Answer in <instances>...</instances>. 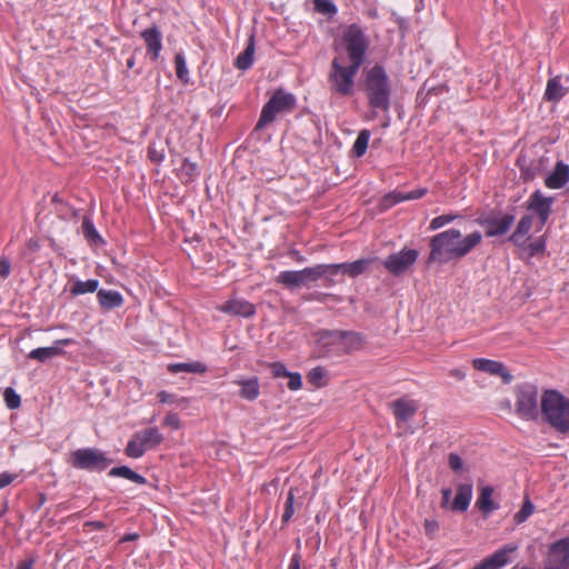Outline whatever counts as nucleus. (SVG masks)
Listing matches in <instances>:
<instances>
[{"instance_id": "1", "label": "nucleus", "mask_w": 569, "mask_h": 569, "mask_svg": "<svg viewBox=\"0 0 569 569\" xmlns=\"http://www.w3.org/2000/svg\"><path fill=\"white\" fill-rule=\"evenodd\" d=\"M482 240L479 231L462 237L458 229L451 228L442 231L430 239V253L427 264L438 262L445 264L451 260H459L467 256Z\"/></svg>"}, {"instance_id": "2", "label": "nucleus", "mask_w": 569, "mask_h": 569, "mask_svg": "<svg viewBox=\"0 0 569 569\" xmlns=\"http://www.w3.org/2000/svg\"><path fill=\"white\" fill-rule=\"evenodd\" d=\"M363 92L371 109L369 119H376L378 111L388 114L391 108L392 84L381 64H375L363 71Z\"/></svg>"}, {"instance_id": "3", "label": "nucleus", "mask_w": 569, "mask_h": 569, "mask_svg": "<svg viewBox=\"0 0 569 569\" xmlns=\"http://www.w3.org/2000/svg\"><path fill=\"white\" fill-rule=\"evenodd\" d=\"M540 412L552 429L569 436V398L555 389L545 390L540 398Z\"/></svg>"}, {"instance_id": "4", "label": "nucleus", "mask_w": 569, "mask_h": 569, "mask_svg": "<svg viewBox=\"0 0 569 569\" xmlns=\"http://www.w3.org/2000/svg\"><path fill=\"white\" fill-rule=\"evenodd\" d=\"M360 68L353 63L343 66L341 60L336 57L331 62V69L328 74L331 91L341 97L351 96L355 91V77Z\"/></svg>"}, {"instance_id": "5", "label": "nucleus", "mask_w": 569, "mask_h": 569, "mask_svg": "<svg viewBox=\"0 0 569 569\" xmlns=\"http://www.w3.org/2000/svg\"><path fill=\"white\" fill-rule=\"evenodd\" d=\"M113 460L98 448H80L70 452L68 463L78 470L101 472L107 469Z\"/></svg>"}, {"instance_id": "6", "label": "nucleus", "mask_w": 569, "mask_h": 569, "mask_svg": "<svg viewBox=\"0 0 569 569\" xmlns=\"http://www.w3.org/2000/svg\"><path fill=\"white\" fill-rule=\"evenodd\" d=\"M342 42L349 62L361 67L369 48V38L363 29L357 23L348 26L343 31Z\"/></svg>"}, {"instance_id": "7", "label": "nucleus", "mask_w": 569, "mask_h": 569, "mask_svg": "<svg viewBox=\"0 0 569 569\" xmlns=\"http://www.w3.org/2000/svg\"><path fill=\"white\" fill-rule=\"evenodd\" d=\"M296 104V98L292 93L278 89L263 106L256 130H260L271 123L278 113L290 111Z\"/></svg>"}, {"instance_id": "8", "label": "nucleus", "mask_w": 569, "mask_h": 569, "mask_svg": "<svg viewBox=\"0 0 569 569\" xmlns=\"http://www.w3.org/2000/svg\"><path fill=\"white\" fill-rule=\"evenodd\" d=\"M515 407L521 419L537 420L540 412L538 388L531 383L517 386Z\"/></svg>"}, {"instance_id": "9", "label": "nucleus", "mask_w": 569, "mask_h": 569, "mask_svg": "<svg viewBox=\"0 0 569 569\" xmlns=\"http://www.w3.org/2000/svg\"><path fill=\"white\" fill-rule=\"evenodd\" d=\"M318 281L317 266L306 267L301 270L281 271L276 277V282L289 290H296L301 287H309Z\"/></svg>"}, {"instance_id": "10", "label": "nucleus", "mask_w": 569, "mask_h": 569, "mask_svg": "<svg viewBox=\"0 0 569 569\" xmlns=\"http://www.w3.org/2000/svg\"><path fill=\"white\" fill-rule=\"evenodd\" d=\"M418 257V250L405 247L400 251L389 254L382 266L390 274L400 277L417 262Z\"/></svg>"}, {"instance_id": "11", "label": "nucleus", "mask_w": 569, "mask_h": 569, "mask_svg": "<svg viewBox=\"0 0 569 569\" xmlns=\"http://www.w3.org/2000/svg\"><path fill=\"white\" fill-rule=\"evenodd\" d=\"M543 569H569V537L550 546Z\"/></svg>"}, {"instance_id": "12", "label": "nucleus", "mask_w": 569, "mask_h": 569, "mask_svg": "<svg viewBox=\"0 0 569 569\" xmlns=\"http://www.w3.org/2000/svg\"><path fill=\"white\" fill-rule=\"evenodd\" d=\"M317 342L322 348L340 346L346 339H349L350 346L357 348L361 343V336L353 331L342 330H320L317 332Z\"/></svg>"}, {"instance_id": "13", "label": "nucleus", "mask_w": 569, "mask_h": 569, "mask_svg": "<svg viewBox=\"0 0 569 569\" xmlns=\"http://www.w3.org/2000/svg\"><path fill=\"white\" fill-rule=\"evenodd\" d=\"M485 227L487 237H499L506 234L515 222V216L510 213L490 214L478 220Z\"/></svg>"}, {"instance_id": "14", "label": "nucleus", "mask_w": 569, "mask_h": 569, "mask_svg": "<svg viewBox=\"0 0 569 569\" xmlns=\"http://www.w3.org/2000/svg\"><path fill=\"white\" fill-rule=\"evenodd\" d=\"M472 366L476 370L487 372L491 376L500 377L503 383H510L512 381V375L500 361L477 358L472 360Z\"/></svg>"}, {"instance_id": "15", "label": "nucleus", "mask_w": 569, "mask_h": 569, "mask_svg": "<svg viewBox=\"0 0 569 569\" xmlns=\"http://www.w3.org/2000/svg\"><path fill=\"white\" fill-rule=\"evenodd\" d=\"M73 339H59L56 340L54 343L50 347H42L33 349L29 352L28 358L38 360L39 362H46L47 360L63 355L62 346H69L73 343Z\"/></svg>"}, {"instance_id": "16", "label": "nucleus", "mask_w": 569, "mask_h": 569, "mask_svg": "<svg viewBox=\"0 0 569 569\" xmlns=\"http://www.w3.org/2000/svg\"><path fill=\"white\" fill-rule=\"evenodd\" d=\"M316 266L318 280L325 278L326 287H332L343 281L346 274L342 263H318Z\"/></svg>"}, {"instance_id": "17", "label": "nucleus", "mask_w": 569, "mask_h": 569, "mask_svg": "<svg viewBox=\"0 0 569 569\" xmlns=\"http://www.w3.org/2000/svg\"><path fill=\"white\" fill-rule=\"evenodd\" d=\"M551 197H545L540 191H536L531 194L528 209L535 211L540 220L541 226L546 224L551 213Z\"/></svg>"}, {"instance_id": "18", "label": "nucleus", "mask_w": 569, "mask_h": 569, "mask_svg": "<svg viewBox=\"0 0 569 569\" xmlns=\"http://www.w3.org/2000/svg\"><path fill=\"white\" fill-rule=\"evenodd\" d=\"M393 416L399 422H407L418 411V405L415 400L407 398L396 399L390 403Z\"/></svg>"}, {"instance_id": "19", "label": "nucleus", "mask_w": 569, "mask_h": 569, "mask_svg": "<svg viewBox=\"0 0 569 569\" xmlns=\"http://www.w3.org/2000/svg\"><path fill=\"white\" fill-rule=\"evenodd\" d=\"M569 181V164L557 161L551 173L546 177L545 184L549 189H560Z\"/></svg>"}, {"instance_id": "20", "label": "nucleus", "mask_w": 569, "mask_h": 569, "mask_svg": "<svg viewBox=\"0 0 569 569\" xmlns=\"http://www.w3.org/2000/svg\"><path fill=\"white\" fill-rule=\"evenodd\" d=\"M141 37L147 46L148 54L152 60H157L161 51V32L157 26L148 28L141 32Z\"/></svg>"}, {"instance_id": "21", "label": "nucleus", "mask_w": 569, "mask_h": 569, "mask_svg": "<svg viewBox=\"0 0 569 569\" xmlns=\"http://www.w3.org/2000/svg\"><path fill=\"white\" fill-rule=\"evenodd\" d=\"M220 310L226 313L244 318L252 317L256 312V308L251 302L237 299L227 301L220 307Z\"/></svg>"}, {"instance_id": "22", "label": "nucleus", "mask_w": 569, "mask_h": 569, "mask_svg": "<svg viewBox=\"0 0 569 569\" xmlns=\"http://www.w3.org/2000/svg\"><path fill=\"white\" fill-rule=\"evenodd\" d=\"M472 499V485L461 483L457 488L456 497L450 506L451 510L465 512Z\"/></svg>"}, {"instance_id": "23", "label": "nucleus", "mask_w": 569, "mask_h": 569, "mask_svg": "<svg viewBox=\"0 0 569 569\" xmlns=\"http://www.w3.org/2000/svg\"><path fill=\"white\" fill-rule=\"evenodd\" d=\"M532 221L533 218L530 214L523 216L518 222L515 232L509 237V241L517 247H523L532 228Z\"/></svg>"}, {"instance_id": "24", "label": "nucleus", "mask_w": 569, "mask_h": 569, "mask_svg": "<svg viewBox=\"0 0 569 569\" xmlns=\"http://www.w3.org/2000/svg\"><path fill=\"white\" fill-rule=\"evenodd\" d=\"M137 440L140 441L144 450L153 449L163 441L162 433L156 427L146 428L134 432Z\"/></svg>"}, {"instance_id": "25", "label": "nucleus", "mask_w": 569, "mask_h": 569, "mask_svg": "<svg viewBox=\"0 0 569 569\" xmlns=\"http://www.w3.org/2000/svg\"><path fill=\"white\" fill-rule=\"evenodd\" d=\"M98 301L102 309L111 310L123 305V297L119 291L100 289L97 292Z\"/></svg>"}, {"instance_id": "26", "label": "nucleus", "mask_w": 569, "mask_h": 569, "mask_svg": "<svg viewBox=\"0 0 569 569\" xmlns=\"http://www.w3.org/2000/svg\"><path fill=\"white\" fill-rule=\"evenodd\" d=\"M492 493L493 488L491 486H485L480 489L476 506L485 515V517L497 510L499 507L496 502H493Z\"/></svg>"}, {"instance_id": "27", "label": "nucleus", "mask_w": 569, "mask_h": 569, "mask_svg": "<svg viewBox=\"0 0 569 569\" xmlns=\"http://www.w3.org/2000/svg\"><path fill=\"white\" fill-rule=\"evenodd\" d=\"M237 385L241 387L240 389V397L253 401L259 397L260 393V386H259V379L257 377L247 379V380H237Z\"/></svg>"}, {"instance_id": "28", "label": "nucleus", "mask_w": 569, "mask_h": 569, "mask_svg": "<svg viewBox=\"0 0 569 569\" xmlns=\"http://www.w3.org/2000/svg\"><path fill=\"white\" fill-rule=\"evenodd\" d=\"M108 476L124 478L138 485L147 483V479L143 476L139 475L128 466L113 467L109 470Z\"/></svg>"}, {"instance_id": "29", "label": "nucleus", "mask_w": 569, "mask_h": 569, "mask_svg": "<svg viewBox=\"0 0 569 569\" xmlns=\"http://www.w3.org/2000/svg\"><path fill=\"white\" fill-rule=\"evenodd\" d=\"M373 261L375 259L371 258H362L352 262H342L345 274L350 278H356L366 272Z\"/></svg>"}, {"instance_id": "30", "label": "nucleus", "mask_w": 569, "mask_h": 569, "mask_svg": "<svg viewBox=\"0 0 569 569\" xmlns=\"http://www.w3.org/2000/svg\"><path fill=\"white\" fill-rule=\"evenodd\" d=\"M253 53H254V38L251 36L248 41L247 48L241 52L234 62V66L239 70H247L253 63Z\"/></svg>"}, {"instance_id": "31", "label": "nucleus", "mask_w": 569, "mask_h": 569, "mask_svg": "<svg viewBox=\"0 0 569 569\" xmlns=\"http://www.w3.org/2000/svg\"><path fill=\"white\" fill-rule=\"evenodd\" d=\"M566 94V89L560 83L559 77H553L548 80L545 92V98L548 101L557 102Z\"/></svg>"}, {"instance_id": "32", "label": "nucleus", "mask_w": 569, "mask_h": 569, "mask_svg": "<svg viewBox=\"0 0 569 569\" xmlns=\"http://www.w3.org/2000/svg\"><path fill=\"white\" fill-rule=\"evenodd\" d=\"M169 371L172 373H177V372L204 373L207 371V367L202 362H199V361L181 362V363L170 365Z\"/></svg>"}, {"instance_id": "33", "label": "nucleus", "mask_w": 569, "mask_h": 569, "mask_svg": "<svg viewBox=\"0 0 569 569\" xmlns=\"http://www.w3.org/2000/svg\"><path fill=\"white\" fill-rule=\"evenodd\" d=\"M82 232L84 238L92 244H102L104 242L89 217L83 218Z\"/></svg>"}, {"instance_id": "34", "label": "nucleus", "mask_w": 569, "mask_h": 569, "mask_svg": "<svg viewBox=\"0 0 569 569\" xmlns=\"http://www.w3.org/2000/svg\"><path fill=\"white\" fill-rule=\"evenodd\" d=\"M99 288V280L97 279H89L86 281H77L71 287L70 292L72 296H80L88 292H94Z\"/></svg>"}, {"instance_id": "35", "label": "nucleus", "mask_w": 569, "mask_h": 569, "mask_svg": "<svg viewBox=\"0 0 569 569\" xmlns=\"http://www.w3.org/2000/svg\"><path fill=\"white\" fill-rule=\"evenodd\" d=\"M369 139L370 131L368 129H363L359 132L352 147V152L356 157H362L366 153Z\"/></svg>"}, {"instance_id": "36", "label": "nucleus", "mask_w": 569, "mask_h": 569, "mask_svg": "<svg viewBox=\"0 0 569 569\" xmlns=\"http://www.w3.org/2000/svg\"><path fill=\"white\" fill-rule=\"evenodd\" d=\"M146 450L144 448L142 447V445L140 443L139 440H137V437L134 436V433L132 435L131 439L128 441L127 443V447L124 449V453L129 457V458H140L144 455Z\"/></svg>"}, {"instance_id": "37", "label": "nucleus", "mask_w": 569, "mask_h": 569, "mask_svg": "<svg viewBox=\"0 0 569 569\" xmlns=\"http://www.w3.org/2000/svg\"><path fill=\"white\" fill-rule=\"evenodd\" d=\"M174 64H176V73L177 78L182 81L183 83L189 82V71L186 64L184 57L181 52L177 53L174 57Z\"/></svg>"}, {"instance_id": "38", "label": "nucleus", "mask_w": 569, "mask_h": 569, "mask_svg": "<svg viewBox=\"0 0 569 569\" xmlns=\"http://www.w3.org/2000/svg\"><path fill=\"white\" fill-rule=\"evenodd\" d=\"M408 201L406 192L402 191H392L388 194H386L381 201L382 209L387 210L391 208L392 206L402 202Z\"/></svg>"}, {"instance_id": "39", "label": "nucleus", "mask_w": 569, "mask_h": 569, "mask_svg": "<svg viewBox=\"0 0 569 569\" xmlns=\"http://www.w3.org/2000/svg\"><path fill=\"white\" fill-rule=\"evenodd\" d=\"M533 510L535 506L528 498H526L521 509L513 516L515 522L518 525L525 522L532 515Z\"/></svg>"}, {"instance_id": "40", "label": "nucleus", "mask_w": 569, "mask_h": 569, "mask_svg": "<svg viewBox=\"0 0 569 569\" xmlns=\"http://www.w3.org/2000/svg\"><path fill=\"white\" fill-rule=\"evenodd\" d=\"M317 12L332 17L337 13L336 4L330 0H313Z\"/></svg>"}, {"instance_id": "41", "label": "nucleus", "mask_w": 569, "mask_h": 569, "mask_svg": "<svg viewBox=\"0 0 569 569\" xmlns=\"http://www.w3.org/2000/svg\"><path fill=\"white\" fill-rule=\"evenodd\" d=\"M293 513H295V492H293V489H290L287 495L286 502H284V510H283L282 518H281L282 522L287 523L292 518Z\"/></svg>"}, {"instance_id": "42", "label": "nucleus", "mask_w": 569, "mask_h": 569, "mask_svg": "<svg viewBox=\"0 0 569 569\" xmlns=\"http://www.w3.org/2000/svg\"><path fill=\"white\" fill-rule=\"evenodd\" d=\"M3 396L9 409L13 410L20 407L21 398L11 387L6 388Z\"/></svg>"}, {"instance_id": "43", "label": "nucleus", "mask_w": 569, "mask_h": 569, "mask_svg": "<svg viewBox=\"0 0 569 569\" xmlns=\"http://www.w3.org/2000/svg\"><path fill=\"white\" fill-rule=\"evenodd\" d=\"M457 218H458V216H453V214L438 216L431 220L429 229H431V230L440 229V228L445 227L446 224L452 222Z\"/></svg>"}, {"instance_id": "44", "label": "nucleus", "mask_w": 569, "mask_h": 569, "mask_svg": "<svg viewBox=\"0 0 569 569\" xmlns=\"http://www.w3.org/2000/svg\"><path fill=\"white\" fill-rule=\"evenodd\" d=\"M181 173L186 176L189 181L193 180V178L198 174L197 164L188 159H184L181 166Z\"/></svg>"}, {"instance_id": "45", "label": "nucleus", "mask_w": 569, "mask_h": 569, "mask_svg": "<svg viewBox=\"0 0 569 569\" xmlns=\"http://www.w3.org/2000/svg\"><path fill=\"white\" fill-rule=\"evenodd\" d=\"M448 465L450 469L455 472H460L463 470V461L458 453L450 452L448 456Z\"/></svg>"}, {"instance_id": "46", "label": "nucleus", "mask_w": 569, "mask_h": 569, "mask_svg": "<svg viewBox=\"0 0 569 569\" xmlns=\"http://www.w3.org/2000/svg\"><path fill=\"white\" fill-rule=\"evenodd\" d=\"M323 377L325 369L322 367H316L309 372L308 380L315 386H320V381L323 379Z\"/></svg>"}, {"instance_id": "47", "label": "nucleus", "mask_w": 569, "mask_h": 569, "mask_svg": "<svg viewBox=\"0 0 569 569\" xmlns=\"http://www.w3.org/2000/svg\"><path fill=\"white\" fill-rule=\"evenodd\" d=\"M271 369V373L274 378H281L289 376L290 371L287 370L286 366L282 362H272L269 365Z\"/></svg>"}, {"instance_id": "48", "label": "nucleus", "mask_w": 569, "mask_h": 569, "mask_svg": "<svg viewBox=\"0 0 569 569\" xmlns=\"http://www.w3.org/2000/svg\"><path fill=\"white\" fill-rule=\"evenodd\" d=\"M289 379L288 381V388L292 391L299 390L302 387V378L301 375L298 372H290L289 376H287Z\"/></svg>"}, {"instance_id": "49", "label": "nucleus", "mask_w": 569, "mask_h": 569, "mask_svg": "<svg viewBox=\"0 0 569 569\" xmlns=\"http://www.w3.org/2000/svg\"><path fill=\"white\" fill-rule=\"evenodd\" d=\"M163 426L178 430L180 428L179 416L177 413H169L163 420Z\"/></svg>"}, {"instance_id": "50", "label": "nucleus", "mask_w": 569, "mask_h": 569, "mask_svg": "<svg viewBox=\"0 0 569 569\" xmlns=\"http://www.w3.org/2000/svg\"><path fill=\"white\" fill-rule=\"evenodd\" d=\"M527 250L530 257L537 256L545 250V242L541 240L531 242L527 246Z\"/></svg>"}, {"instance_id": "51", "label": "nucleus", "mask_w": 569, "mask_h": 569, "mask_svg": "<svg viewBox=\"0 0 569 569\" xmlns=\"http://www.w3.org/2000/svg\"><path fill=\"white\" fill-rule=\"evenodd\" d=\"M11 271V263L10 260L1 257L0 258V278L6 279L9 277Z\"/></svg>"}, {"instance_id": "52", "label": "nucleus", "mask_w": 569, "mask_h": 569, "mask_svg": "<svg viewBox=\"0 0 569 569\" xmlns=\"http://www.w3.org/2000/svg\"><path fill=\"white\" fill-rule=\"evenodd\" d=\"M439 529V523L436 520L426 519L425 520V531L429 537H433L435 533Z\"/></svg>"}, {"instance_id": "53", "label": "nucleus", "mask_w": 569, "mask_h": 569, "mask_svg": "<svg viewBox=\"0 0 569 569\" xmlns=\"http://www.w3.org/2000/svg\"><path fill=\"white\" fill-rule=\"evenodd\" d=\"M16 475H11L9 472L0 473V489L9 486L16 479Z\"/></svg>"}, {"instance_id": "54", "label": "nucleus", "mask_w": 569, "mask_h": 569, "mask_svg": "<svg viewBox=\"0 0 569 569\" xmlns=\"http://www.w3.org/2000/svg\"><path fill=\"white\" fill-rule=\"evenodd\" d=\"M427 193L426 188H419L409 192H406L408 200H416L422 198Z\"/></svg>"}, {"instance_id": "55", "label": "nucleus", "mask_w": 569, "mask_h": 569, "mask_svg": "<svg viewBox=\"0 0 569 569\" xmlns=\"http://www.w3.org/2000/svg\"><path fill=\"white\" fill-rule=\"evenodd\" d=\"M148 156L150 158L151 161L156 162V163H159L162 161L163 159V154L159 151H157L154 148L152 147H149L148 149Z\"/></svg>"}, {"instance_id": "56", "label": "nucleus", "mask_w": 569, "mask_h": 569, "mask_svg": "<svg viewBox=\"0 0 569 569\" xmlns=\"http://www.w3.org/2000/svg\"><path fill=\"white\" fill-rule=\"evenodd\" d=\"M441 495H442L441 507L446 508L447 505L449 503V500H450L451 495H452L451 488H442Z\"/></svg>"}, {"instance_id": "57", "label": "nucleus", "mask_w": 569, "mask_h": 569, "mask_svg": "<svg viewBox=\"0 0 569 569\" xmlns=\"http://www.w3.org/2000/svg\"><path fill=\"white\" fill-rule=\"evenodd\" d=\"M26 246H27L28 250H30L31 252H37L40 249V242L36 238H30L26 242Z\"/></svg>"}, {"instance_id": "58", "label": "nucleus", "mask_w": 569, "mask_h": 569, "mask_svg": "<svg viewBox=\"0 0 569 569\" xmlns=\"http://www.w3.org/2000/svg\"><path fill=\"white\" fill-rule=\"evenodd\" d=\"M84 526L91 527L94 530H102V529L107 528V523H104L103 521H87L84 523Z\"/></svg>"}, {"instance_id": "59", "label": "nucleus", "mask_w": 569, "mask_h": 569, "mask_svg": "<svg viewBox=\"0 0 569 569\" xmlns=\"http://www.w3.org/2000/svg\"><path fill=\"white\" fill-rule=\"evenodd\" d=\"M300 561H301V556L299 553H295L291 557L289 569H300Z\"/></svg>"}, {"instance_id": "60", "label": "nucleus", "mask_w": 569, "mask_h": 569, "mask_svg": "<svg viewBox=\"0 0 569 569\" xmlns=\"http://www.w3.org/2000/svg\"><path fill=\"white\" fill-rule=\"evenodd\" d=\"M158 398L163 403L173 402V396L166 391L159 392Z\"/></svg>"}, {"instance_id": "61", "label": "nucleus", "mask_w": 569, "mask_h": 569, "mask_svg": "<svg viewBox=\"0 0 569 569\" xmlns=\"http://www.w3.org/2000/svg\"><path fill=\"white\" fill-rule=\"evenodd\" d=\"M450 376L458 379L463 380L466 378V373L460 369H453L450 371Z\"/></svg>"}, {"instance_id": "62", "label": "nucleus", "mask_w": 569, "mask_h": 569, "mask_svg": "<svg viewBox=\"0 0 569 569\" xmlns=\"http://www.w3.org/2000/svg\"><path fill=\"white\" fill-rule=\"evenodd\" d=\"M139 538V535L138 533H127L124 535L122 538H121V542H128V541H133V540H137Z\"/></svg>"}, {"instance_id": "63", "label": "nucleus", "mask_w": 569, "mask_h": 569, "mask_svg": "<svg viewBox=\"0 0 569 569\" xmlns=\"http://www.w3.org/2000/svg\"><path fill=\"white\" fill-rule=\"evenodd\" d=\"M33 561H22L18 565L17 569H31Z\"/></svg>"}, {"instance_id": "64", "label": "nucleus", "mask_w": 569, "mask_h": 569, "mask_svg": "<svg viewBox=\"0 0 569 569\" xmlns=\"http://www.w3.org/2000/svg\"><path fill=\"white\" fill-rule=\"evenodd\" d=\"M52 202H53V203H59V204H61V206H63V207H68L66 203H63V201L61 200V198L59 197V194H58V193H56V194L52 197Z\"/></svg>"}]
</instances>
